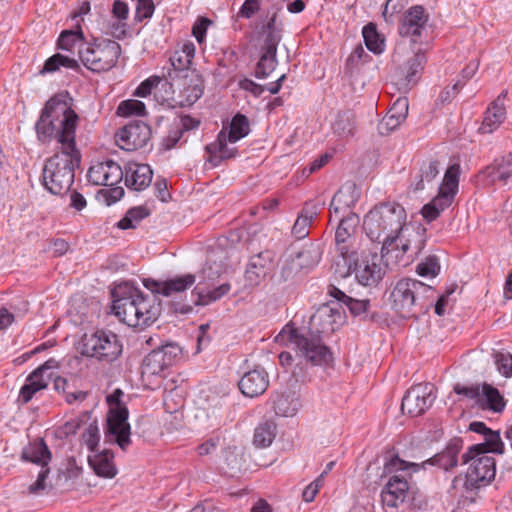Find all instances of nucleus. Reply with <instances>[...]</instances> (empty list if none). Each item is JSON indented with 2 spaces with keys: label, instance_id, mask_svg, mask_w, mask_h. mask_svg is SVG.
Listing matches in <instances>:
<instances>
[{
  "label": "nucleus",
  "instance_id": "nucleus-1",
  "mask_svg": "<svg viewBox=\"0 0 512 512\" xmlns=\"http://www.w3.org/2000/svg\"><path fill=\"white\" fill-rule=\"evenodd\" d=\"M72 101L67 91L55 94L46 102L36 122L38 138L56 139L59 150H79L75 140L79 116L72 108Z\"/></svg>",
  "mask_w": 512,
  "mask_h": 512
},
{
  "label": "nucleus",
  "instance_id": "nucleus-2",
  "mask_svg": "<svg viewBox=\"0 0 512 512\" xmlns=\"http://www.w3.org/2000/svg\"><path fill=\"white\" fill-rule=\"evenodd\" d=\"M406 211L396 202H383L375 205L364 217L363 228L368 238L381 243V258L385 259L386 266L390 259L396 242L401 240V233L406 228Z\"/></svg>",
  "mask_w": 512,
  "mask_h": 512
},
{
  "label": "nucleus",
  "instance_id": "nucleus-3",
  "mask_svg": "<svg viewBox=\"0 0 512 512\" xmlns=\"http://www.w3.org/2000/svg\"><path fill=\"white\" fill-rule=\"evenodd\" d=\"M276 342L291 346L296 356L313 366H329L334 357L325 338L303 328L286 325L275 338Z\"/></svg>",
  "mask_w": 512,
  "mask_h": 512
},
{
  "label": "nucleus",
  "instance_id": "nucleus-4",
  "mask_svg": "<svg viewBox=\"0 0 512 512\" xmlns=\"http://www.w3.org/2000/svg\"><path fill=\"white\" fill-rule=\"evenodd\" d=\"M79 150H58L45 161L41 181L44 188L54 195L68 192L74 183L75 170L80 167Z\"/></svg>",
  "mask_w": 512,
  "mask_h": 512
},
{
  "label": "nucleus",
  "instance_id": "nucleus-5",
  "mask_svg": "<svg viewBox=\"0 0 512 512\" xmlns=\"http://www.w3.org/2000/svg\"><path fill=\"white\" fill-rule=\"evenodd\" d=\"M250 132L248 118L237 113L231 120L229 130L224 127L218 134L217 139L206 145L205 150L209 154L208 161L213 166H218L223 160L234 158L238 151L235 147H229V143H236L246 137Z\"/></svg>",
  "mask_w": 512,
  "mask_h": 512
},
{
  "label": "nucleus",
  "instance_id": "nucleus-6",
  "mask_svg": "<svg viewBox=\"0 0 512 512\" xmlns=\"http://www.w3.org/2000/svg\"><path fill=\"white\" fill-rule=\"evenodd\" d=\"M78 56L82 64L90 71L101 73L111 70L121 55V46L111 39L99 38L83 43Z\"/></svg>",
  "mask_w": 512,
  "mask_h": 512
},
{
  "label": "nucleus",
  "instance_id": "nucleus-7",
  "mask_svg": "<svg viewBox=\"0 0 512 512\" xmlns=\"http://www.w3.org/2000/svg\"><path fill=\"white\" fill-rule=\"evenodd\" d=\"M381 502L386 512L404 505L411 510H420L426 505L424 496L401 475L389 478L381 491Z\"/></svg>",
  "mask_w": 512,
  "mask_h": 512
},
{
  "label": "nucleus",
  "instance_id": "nucleus-8",
  "mask_svg": "<svg viewBox=\"0 0 512 512\" xmlns=\"http://www.w3.org/2000/svg\"><path fill=\"white\" fill-rule=\"evenodd\" d=\"M433 288L425 283L411 278L400 279L390 293L392 308L400 317L415 316V307L421 297H431Z\"/></svg>",
  "mask_w": 512,
  "mask_h": 512
},
{
  "label": "nucleus",
  "instance_id": "nucleus-9",
  "mask_svg": "<svg viewBox=\"0 0 512 512\" xmlns=\"http://www.w3.org/2000/svg\"><path fill=\"white\" fill-rule=\"evenodd\" d=\"M122 396V390L115 389L106 397L110 407L107 417L106 437L117 443L125 451L131 444V428L127 421L128 409L121 401Z\"/></svg>",
  "mask_w": 512,
  "mask_h": 512
},
{
  "label": "nucleus",
  "instance_id": "nucleus-10",
  "mask_svg": "<svg viewBox=\"0 0 512 512\" xmlns=\"http://www.w3.org/2000/svg\"><path fill=\"white\" fill-rule=\"evenodd\" d=\"M81 353L98 361L111 363L122 353V344L112 331L97 330L81 339Z\"/></svg>",
  "mask_w": 512,
  "mask_h": 512
},
{
  "label": "nucleus",
  "instance_id": "nucleus-11",
  "mask_svg": "<svg viewBox=\"0 0 512 512\" xmlns=\"http://www.w3.org/2000/svg\"><path fill=\"white\" fill-rule=\"evenodd\" d=\"M459 173L460 168L457 164L449 166L446 170L438 194L422 207L421 214L427 222L436 220L441 212L451 206L458 191Z\"/></svg>",
  "mask_w": 512,
  "mask_h": 512
},
{
  "label": "nucleus",
  "instance_id": "nucleus-12",
  "mask_svg": "<svg viewBox=\"0 0 512 512\" xmlns=\"http://www.w3.org/2000/svg\"><path fill=\"white\" fill-rule=\"evenodd\" d=\"M112 297V312L128 326L138 327L139 289L128 282L121 283L112 290Z\"/></svg>",
  "mask_w": 512,
  "mask_h": 512
},
{
  "label": "nucleus",
  "instance_id": "nucleus-13",
  "mask_svg": "<svg viewBox=\"0 0 512 512\" xmlns=\"http://www.w3.org/2000/svg\"><path fill=\"white\" fill-rule=\"evenodd\" d=\"M182 349L176 343H167L152 350L143 360L141 375L143 378L161 376L181 357Z\"/></svg>",
  "mask_w": 512,
  "mask_h": 512
},
{
  "label": "nucleus",
  "instance_id": "nucleus-14",
  "mask_svg": "<svg viewBox=\"0 0 512 512\" xmlns=\"http://www.w3.org/2000/svg\"><path fill=\"white\" fill-rule=\"evenodd\" d=\"M426 245V228L417 227L412 233H401V240L396 242L390 263L395 266L406 267L417 257Z\"/></svg>",
  "mask_w": 512,
  "mask_h": 512
},
{
  "label": "nucleus",
  "instance_id": "nucleus-15",
  "mask_svg": "<svg viewBox=\"0 0 512 512\" xmlns=\"http://www.w3.org/2000/svg\"><path fill=\"white\" fill-rule=\"evenodd\" d=\"M470 462L463 483L466 492L476 491L488 485L496 474V461L492 456L479 455Z\"/></svg>",
  "mask_w": 512,
  "mask_h": 512
},
{
  "label": "nucleus",
  "instance_id": "nucleus-16",
  "mask_svg": "<svg viewBox=\"0 0 512 512\" xmlns=\"http://www.w3.org/2000/svg\"><path fill=\"white\" fill-rule=\"evenodd\" d=\"M434 400L433 385L420 383L407 390L402 398L401 410L404 414L416 417L431 407Z\"/></svg>",
  "mask_w": 512,
  "mask_h": 512
},
{
  "label": "nucleus",
  "instance_id": "nucleus-17",
  "mask_svg": "<svg viewBox=\"0 0 512 512\" xmlns=\"http://www.w3.org/2000/svg\"><path fill=\"white\" fill-rule=\"evenodd\" d=\"M151 138V128L143 121L135 120L116 133L117 145L126 151L141 149Z\"/></svg>",
  "mask_w": 512,
  "mask_h": 512
},
{
  "label": "nucleus",
  "instance_id": "nucleus-18",
  "mask_svg": "<svg viewBox=\"0 0 512 512\" xmlns=\"http://www.w3.org/2000/svg\"><path fill=\"white\" fill-rule=\"evenodd\" d=\"M170 85L179 88L178 104L182 107L193 105L204 93V79L197 71H186L180 79L170 81Z\"/></svg>",
  "mask_w": 512,
  "mask_h": 512
},
{
  "label": "nucleus",
  "instance_id": "nucleus-19",
  "mask_svg": "<svg viewBox=\"0 0 512 512\" xmlns=\"http://www.w3.org/2000/svg\"><path fill=\"white\" fill-rule=\"evenodd\" d=\"M429 14L422 5H413L402 16L398 31L402 37H408L417 43L426 29Z\"/></svg>",
  "mask_w": 512,
  "mask_h": 512
},
{
  "label": "nucleus",
  "instance_id": "nucleus-20",
  "mask_svg": "<svg viewBox=\"0 0 512 512\" xmlns=\"http://www.w3.org/2000/svg\"><path fill=\"white\" fill-rule=\"evenodd\" d=\"M340 319L341 312L339 308L326 304L318 308L311 316L309 326L305 329L320 335L322 338H327L335 332Z\"/></svg>",
  "mask_w": 512,
  "mask_h": 512
},
{
  "label": "nucleus",
  "instance_id": "nucleus-21",
  "mask_svg": "<svg viewBox=\"0 0 512 512\" xmlns=\"http://www.w3.org/2000/svg\"><path fill=\"white\" fill-rule=\"evenodd\" d=\"M231 289L229 283H223L212 290H204L197 285L192 291L193 300L191 303L174 302L173 308L176 313L189 314L193 311V306H207L213 302L220 300L227 295Z\"/></svg>",
  "mask_w": 512,
  "mask_h": 512
},
{
  "label": "nucleus",
  "instance_id": "nucleus-22",
  "mask_svg": "<svg viewBox=\"0 0 512 512\" xmlns=\"http://www.w3.org/2000/svg\"><path fill=\"white\" fill-rule=\"evenodd\" d=\"M87 176L95 185L114 186L125 179V168L122 169L117 162L107 159L91 166Z\"/></svg>",
  "mask_w": 512,
  "mask_h": 512
},
{
  "label": "nucleus",
  "instance_id": "nucleus-23",
  "mask_svg": "<svg viewBox=\"0 0 512 512\" xmlns=\"http://www.w3.org/2000/svg\"><path fill=\"white\" fill-rule=\"evenodd\" d=\"M335 247V273L341 278H346L353 273L359 261L357 241L335 242Z\"/></svg>",
  "mask_w": 512,
  "mask_h": 512
},
{
  "label": "nucleus",
  "instance_id": "nucleus-24",
  "mask_svg": "<svg viewBox=\"0 0 512 512\" xmlns=\"http://www.w3.org/2000/svg\"><path fill=\"white\" fill-rule=\"evenodd\" d=\"M195 281V275L185 274L166 281L145 279L143 283L144 286L152 292V294L170 297L173 294L186 291V289L191 287Z\"/></svg>",
  "mask_w": 512,
  "mask_h": 512
},
{
  "label": "nucleus",
  "instance_id": "nucleus-25",
  "mask_svg": "<svg viewBox=\"0 0 512 512\" xmlns=\"http://www.w3.org/2000/svg\"><path fill=\"white\" fill-rule=\"evenodd\" d=\"M268 386L269 375L262 367H255L246 372L238 382V387L242 394L250 398L262 395Z\"/></svg>",
  "mask_w": 512,
  "mask_h": 512
},
{
  "label": "nucleus",
  "instance_id": "nucleus-26",
  "mask_svg": "<svg viewBox=\"0 0 512 512\" xmlns=\"http://www.w3.org/2000/svg\"><path fill=\"white\" fill-rule=\"evenodd\" d=\"M195 54V46L192 42L183 44L180 50H176L170 57V68L164 74L167 80L175 81L180 79V76L185 74L186 71H193L190 69L192 60Z\"/></svg>",
  "mask_w": 512,
  "mask_h": 512
},
{
  "label": "nucleus",
  "instance_id": "nucleus-27",
  "mask_svg": "<svg viewBox=\"0 0 512 512\" xmlns=\"http://www.w3.org/2000/svg\"><path fill=\"white\" fill-rule=\"evenodd\" d=\"M381 257L377 254L372 255L370 260H363L357 263L356 269L353 270L355 277L363 286H377L385 275V269L381 266Z\"/></svg>",
  "mask_w": 512,
  "mask_h": 512
},
{
  "label": "nucleus",
  "instance_id": "nucleus-28",
  "mask_svg": "<svg viewBox=\"0 0 512 512\" xmlns=\"http://www.w3.org/2000/svg\"><path fill=\"white\" fill-rule=\"evenodd\" d=\"M200 121L190 115H183L175 119L170 127L167 136L162 139V146L165 150H171L184 137L186 132L195 130L199 127Z\"/></svg>",
  "mask_w": 512,
  "mask_h": 512
},
{
  "label": "nucleus",
  "instance_id": "nucleus-29",
  "mask_svg": "<svg viewBox=\"0 0 512 512\" xmlns=\"http://www.w3.org/2000/svg\"><path fill=\"white\" fill-rule=\"evenodd\" d=\"M153 171L147 164L129 162L125 165V185L128 189L142 191L152 181Z\"/></svg>",
  "mask_w": 512,
  "mask_h": 512
},
{
  "label": "nucleus",
  "instance_id": "nucleus-30",
  "mask_svg": "<svg viewBox=\"0 0 512 512\" xmlns=\"http://www.w3.org/2000/svg\"><path fill=\"white\" fill-rule=\"evenodd\" d=\"M484 442L472 445L467 452L462 455V463H470L471 459L479 455H487L488 453L502 454L504 444L501 440L499 431L491 430L484 435Z\"/></svg>",
  "mask_w": 512,
  "mask_h": 512
},
{
  "label": "nucleus",
  "instance_id": "nucleus-31",
  "mask_svg": "<svg viewBox=\"0 0 512 512\" xmlns=\"http://www.w3.org/2000/svg\"><path fill=\"white\" fill-rule=\"evenodd\" d=\"M323 206L324 202L315 200L308 201L304 204L291 231L292 235L296 239L301 240L309 235V228L311 227L314 219L318 216L320 209Z\"/></svg>",
  "mask_w": 512,
  "mask_h": 512
},
{
  "label": "nucleus",
  "instance_id": "nucleus-32",
  "mask_svg": "<svg viewBox=\"0 0 512 512\" xmlns=\"http://www.w3.org/2000/svg\"><path fill=\"white\" fill-rule=\"evenodd\" d=\"M463 449V440L460 437L452 438L445 449L437 453L423 464L436 465L439 468L449 471L458 465V455Z\"/></svg>",
  "mask_w": 512,
  "mask_h": 512
},
{
  "label": "nucleus",
  "instance_id": "nucleus-33",
  "mask_svg": "<svg viewBox=\"0 0 512 512\" xmlns=\"http://www.w3.org/2000/svg\"><path fill=\"white\" fill-rule=\"evenodd\" d=\"M507 94V90L502 91L501 94L487 108L484 120L480 127V131L482 133H492L500 126V124L504 122L506 118L504 101Z\"/></svg>",
  "mask_w": 512,
  "mask_h": 512
},
{
  "label": "nucleus",
  "instance_id": "nucleus-34",
  "mask_svg": "<svg viewBox=\"0 0 512 512\" xmlns=\"http://www.w3.org/2000/svg\"><path fill=\"white\" fill-rule=\"evenodd\" d=\"M156 294L153 296L144 295L139 289V297L137 301V320L138 327L148 326L152 324L160 315V303H156Z\"/></svg>",
  "mask_w": 512,
  "mask_h": 512
},
{
  "label": "nucleus",
  "instance_id": "nucleus-35",
  "mask_svg": "<svg viewBox=\"0 0 512 512\" xmlns=\"http://www.w3.org/2000/svg\"><path fill=\"white\" fill-rule=\"evenodd\" d=\"M477 406L483 410L500 413L504 410L506 401L497 388L484 383L481 386V393Z\"/></svg>",
  "mask_w": 512,
  "mask_h": 512
},
{
  "label": "nucleus",
  "instance_id": "nucleus-36",
  "mask_svg": "<svg viewBox=\"0 0 512 512\" xmlns=\"http://www.w3.org/2000/svg\"><path fill=\"white\" fill-rule=\"evenodd\" d=\"M85 36L80 24V20H77L74 27L71 29L63 30L57 39V48L73 53L75 48L83 47V43H87Z\"/></svg>",
  "mask_w": 512,
  "mask_h": 512
},
{
  "label": "nucleus",
  "instance_id": "nucleus-37",
  "mask_svg": "<svg viewBox=\"0 0 512 512\" xmlns=\"http://www.w3.org/2000/svg\"><path fill=\"white\" fill-rule=\"evenodd\" d=\"M114 454L110 450H104L88 457V462L96 475L104 478H113L117 469L113 463Z\"/></svg>",
  "mask_w": 512,
  "mask_h": 512
},
{
  "label": "nucleus",
  "instance_id": "nucleus-38",
  "mask_svg": "<svg viewBox=\"0 0 512 512\" xmlns=\"http://www.w3.org/2000/svg\"><path fill=\"white\" fill-rule=\"evenodd\" d=\"M482 173L491 183L496 181H507L512 175V153H508L500 159H495L492 164L482 171Z\"/></svg>",
  "mask_w": 512,
  "mask_h": 512
},
{
  "label": "nucleus",
  "instance_id": "nucleus-39",
  "mask_svg": "<svg viewBox=\"0 0 512 512\" xmlns=\"http://www.w3.org/2000/svg\"><path fill=\"white\" fill-rule=\"evenodd\" d=\"M439 174V162L429 159L424 161L419 171L413 177L411 186L414 191L424 190L426 184L431 183Z\"/></svg>",
  "mask_w": 512,
  "mask_h": 512
},
{
  "label": "nucleus",
  "instance_id": "nucleus-40",
  "mask_svg": "<svg viewBox=\"0 0 512 512\" xmlns=\"http://www.w3.org/2000/svg\"><path fill=\"white\" fill-rule=\"evenodd\" d=\"M322 248L319 244L309 243L303 246L293 256L301 269H311L318 265L322 257Z\"/></svg>",
  "mask_w": 512,
  "mask_h": 512
},
{
  "label": "nucleus",
  "instance_id": "nucleus-41",
  "mask_svg": "<svg viewBox=\"0 0 512 512\" xmlns=\"http://www.w3.org/2000/svg\"><path fill=\"white\" fill-rule=\"evenodd\" d=\"M358 224L359 217L355 213L349 211V213L338 223L335 231V242L341 243L342 241H355Z\"/></svg>",
  "mask_w": 512,
  "mask_h": 512
},
{
  "label": "nucleus",
  "instance_id": "nucleus-42",
  "mask_svg": "<svg viewBox=\"0 0 512 512\" xmlns=\"http://www.w3.org/2000/svg\"><path fill=\"white\" fill-rule=\"evenodd\" d=\"M48 387V379L42 375L32 377V372L27 376L25 384L21 387L18 396V402L21 404L29 403L34 395Z\"/></svg>",
  "mask_w": 512,
  "mask_h": 512
},
{
  "label": "nucleus",
  "instance_id": "nucleus-43",
  "mask_svg": "<svg viewBox=\"0 0 512 512\" xmlns=\"http://www.w3.org/2000/svg\"><path fill=\"white\" fill-rule=\"evenodd\" d=\"M332 130L343 138L353 136L356 130L355 113L352 110L339 111L332 123Z\"/></svg>",
  "mask_w": 512,
  "mask_h": 512
},
{
  "label": "nucleus",
  "instance_id": "nucleus-44",
  "mask_svg": "<svg viewBox=\"0 0 512 512\" xmlns=\"http://www.w3.org/2000/svg\"><path fill=\"white\" fill-rule=\"evenodd\" d=\"M22 458L26 461L41 465V468H46L51 460V452L44 440L41 439L39 442L25 449L22 453Z\"/></svg>",
  "mask_w": 512,
  "mask_h": 512
},
{
  "label": "nucleus",
  "instance_id": "nucleus-45",
  "mask_svg": "<svg viewBox=\"0 0 512 512\" xmlns=\"http://www.w3.org/2000/svg\"><path fill=\"white\" fill-rule=\"evenodd\" d=\"M60 67H65L74 71L80 70V65L75 58L56 53L44 62V65L40 70V74L56 72Z\"/></svg>",
  "mask_w": 512,
  "mask_h": 512
},
{
  "label": "nucleus",
  "instance_id": "nucleus-46",
  "mask_svg": "<svg viewBox=\"0 0 512 512\" xmlns=\"http://www.w3.org/2000/svg\"><path fill=\"white\" fill-rule=\"evenodd\" d=\"M276 437V424L266 421L256 427L253 443L256 447L266 448L270 446Z\"/></svg>",
  "mask_w": 512,
  "mask_h": 512
},
{
  "label": "nucleus",
  "instance_id": "nucleus-47",
  "mask_svg": "<svg viewBox=\"0 0 512 512\" xmlns=\"http://www.w3.org/2000/svg\"><path fill=\"white\" fill-rule=\"evenodd\" d=\"M150 215V211L146 206H136L130 208L125 216L117 223V227L121 230L134 229L143 219Z\"/></svg>",
  "mask_w": 512,
  "mask_h": 512
},
{
  "label": "nucleus",
  "instance_id": "nucleus-48",
  "mask_svg": "<svg viewBox=\"0 0 512 512\" xmlns=\"http://www.w3.org/2000/svg\"><path fill=\"white\" fill-rule=\"evenodd\" d=\"M354 202L351 187L341 188L331 200L330 212L338 214L341 211L349 210Z\"/></svg>",
  "mask_w": 512,
  "mask_h": 512
},
{
  "label": "nucleus",
  "instance_id": "nucleus-49",
  "mask_svg": "<svg viewBox=\"0 0 512 512\" xmlns=\"http://www.w3.org/2000/svg\"><path fill=\"white\" fill-rule=\"evenodd\" d=\"M268 261L264 259L262 254L253 256L247 266L246 276L250 281L258 283L263 279L268 271Z\"/></svg>",
  "mask_w": 512,
  "mask_h": 512
},
{
  "label": "nucleus",
  "instance_id": "nucleus-50",
  "mask_svg": "<svg viewBox=\"0 0 512 512\" xmlns=\"http://www.w3.org/2000/svg\"><path fill=\"white\" fill-rule=\"evenodd\" d=\"M277 53L261 51L260 59L255 68V77L258 79L267 78L277 66Z\"/></svg>",
  "mask_w": 512,
  "mask_h": 512
},
{
  "label": "nucleus",
  "instance_id": "nucleus-51",
  "mask_svg": "<svg viewBox=\"0 0 512 512\" xmlns=\"http://www.w3.org/2000/svg\"><path fill=\"white\" fill-rule=\"evenodd\" d=\"M362 34L368 50L376 54L383 51L384 41L380 38L376 26L373 23H369L364 26Z\"/></svg>",
  "mask_w": 512,
  "mask_h": 512
},
{
  "label": "nucleus",
  "instance_id": "nucleus-52",
  "mask_svg": "<svg viewBox=\"0 0 512 512\" xmlns=\"http://www.w3.org/2000/svg\"><path fill=\"white\" fill-rule=\"evenodd\" d=\"M145 113V104L142 101L135 99H128L120 102L116 110V114L123 117H130L133 115L143 116Z\"/></svg>",
  "mask_w": 512,
  "mask_h": 512
},
{
  "label": "nucleus",
  "instance_id": "nucleus-53",
  "mask_svg": "<svg viewBox=\"0 0 512 512\" xmlns=\"http://www.w3.org/2000/svg\"><path fill=\"white\" fill-rule=\"evenodd\" d=\"M493 358L499 373L506 378L512 377V354L496 351L493 353Z\"/></svg>",
  "mask_w": 512,
  "mask_h": 512
},
{
  "label": "nucleus",
  "instance_id": "nucleus-54",
  "mask_svg": "<svg viewBox=\"0 0 512 512\" xmlns=\"http://www.w3.org/2000/svg\"><path fill=\"white\" fill-rule=\"evenodd\" d=\"M423 59V55L416 54L407 62V71L405 76L407 84H415L419 79L423 70Z\"/></svg>",
  "mask_w": 512,
  "mask_h": 512
},
{
  "label": "nucleus",
  "instance_id": "nucleus-55",
  "mask_svg": "<svg viewBox=\"0 0 512 512\" xmlns=\"http://www.w3.org/2000/svg\"><path fill=\"white\" fill-rule=\"evenodd\" d=\"M104 33L114 39L122 40L127 35V23L118 19H110L105 23Z\"/></svg>",
  "mask_w": 512,
  "mask_h": 512
},
{
  "label": "nucleus",
  "instance_id": "nucleus-56",
  "mask_svg": "<svg viewBox=\"0 0 512 512\" xmlns=\"http://www.w3.org/2000/svg\"><path fill=\"white\" fill-rule=\"evenodd\" d=\"M345 306H347L353 316H363V319H374V314L370 317L367 314L370 307V301L368 299L359 300L350 297Z\"/></svg>",
  "mask_w": 512,
  "mask_h": 512
},
{
  "label": "nucleus",
  "instance_id": "nucleus-57",
  "mask_svg": "<svg viewBox=\"0 0 512 512\" xmlns=\"http://www.w3.org/2000/svg\"><path fill=\"white\" fill-rule=\"evenodd\" d=\"M273 407L277 415L284 417L292 416L296 411L295 407H291L289 396L282 393H277L274 395Z\"/></svg>",
  "mask_w": 512,
  "mask_h": 512
},
{
  "label": "nucleus",
  "instance_id": "nucleus-58",
  "mask_svg": "<svg viewBox=\"0 0 512 512\" xmlns=\"http://www.w3.org/2000/svg\"><path fill=\"white\" fill-rule=\"evenodd\" d=\"M263 36L261 51L268 52L269 54L277 53V47L282 39V32L263 30Z\"/></svg>",
  "mask_w": 512,
  "mask_h": 512
},
{
  "label": "nucleus",
  "instance_id": "nucleus-59",
  "mask_svg": "<svg viewBox=\"0 0 512 512\" xmlns=\"http://www.w3.org/2000/svg\"><path fill=\"white\" fill-rule=\"evenodd\" d=\"M301 267L298 265L292 255L287 257L280 270V278L287 282L293 280L296 275L301 271Z\"/></svg>",
  "mask_w": 512,
  "mask_h": 512
},
{
  "label": "nucleus",
  "instance_id": "nucleus-60",
  "mask_svg": "<svg viewBox=\"0 0 512 512\" xmlns=\"http://www.w3.org/2000/svg\"><path fill=\"white\" fill-rule=\"evenodd\" d=\"M420 276H433L435 277L440 271L438 259L435 256H429L425 261L419 263L416 269Z\"/></svg>",
  "mask_w": 512,
  "mask_h": 512
},
{
  "label": "nucleus",
  "instance_id": "nucleus-61",
  "mask_svg": "<svg viewBox=\"0 0 512 512\" xmlns=\"http://www.w3.org/2000/svg\"><path fill=\"white\" fill-rule=\"evenodd\" d=\"M453 391L458 395H463L470 400H474L477 405L480 398L481 386L479 384L464 386L457 383L454 385Z\"/></svg>",
  "mask_w": 512,
  "mask_h": 512
},
{
  "label": "nucleus",
  "instance_id": "nucleus-62",
  "mask_svg": "<svg viewBox=\"0 0 512 512\" xmlns=\"http://www.w3.org/2000/svg\"><path fill=\"white\" fill-rule=\"evenodd\" d=\"M408 99L407 98H398L392 105V107L388 111V115L394 116L400 120H405L408 114Z\"/></svg>",
  "mask_w": 512,
  "mask_h": 512
},
{
  "label": "nucleus",
  "instance_id": "nucleus-63",
  "mask_svg": "<svg viewBox=\"0 0 512 512\" xmlns=\"http://www.w3.org/2000/svg\"><path fill=\"white\" fill-rule=\"evenodd\" d=\"M154 10L153 0H137L136 17L139 21L151 18Z\"/></svg>",
  "mask_w": 512,
  "mask_h": 512
},
{
  "label": "nucleus",
  "instance_id": "nucleus-64",
  "mask_svg": "<svg viewBox=\"0 0 512 512\" xmlns=\"http://www.w3.org/2000/svg\"><path fill=\"white\" fill-rule=\"evenodd\" d=\"M190 512H226L224 507L213 500H204L203 502L195 505Z\"/></svg>",
  "mask_w": 512,
  "mask_h": 512
}]
</instances>
